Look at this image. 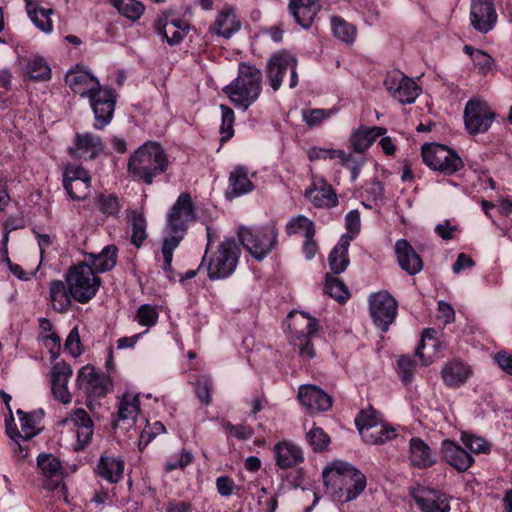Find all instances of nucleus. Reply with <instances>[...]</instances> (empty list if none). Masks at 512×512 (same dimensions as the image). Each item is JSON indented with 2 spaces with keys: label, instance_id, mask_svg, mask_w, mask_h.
Wrapping results in <instances>:
<instances>
[{
  "label": "nucleus",
  "instance_id": "obj_64",
  "mask_svg": "<svg viewBox=\"0 0 512 512\" xmlns=\"http://www.w3.org/2000/svg\"><path fill=\"white\" fill-rule=\"evenodd\" d=\"M42 339L45 347L49 350L51 361H55L61 350L60 337L55 332H51L50 334H43Z\"/></svg>",
  "mask_w": 512,
  "mask_h": 512
},
{
  "label": "nucleus",
  "instance_id": "obj_22",
  "mask_svg": "<svg viewBox=\"0 0 512 512\" xmlns=\"http://www.w3.org/2000/svg\"><path fill=\"white\" fill-rule=\"evenodd\" d=\"M77 384L88 396L99 397L107 392V379L94 366L86 365L77 374Z\"/></svg>",
  "mask_w": 512,
  "mask_h": 512
},
{
  "label": "nucleus",
  "instance_id": "obj_2",
  "mask_svg": "<svg viewBox=\"0 0 512 512\" xmlns=\"http://www.w3.org/2000/svg\"><path fill=\"white\" fill-rule=\"evenodd\" d=\"M168 166V156L163 147L157 142L149 141L130 156L127 171L133 180L150 185Z\"/></svg>",
  "mask_w": 512,
  "mask_h": 512
},
{
  "label": "nucleus",
  "instance_id": "obj_43",
  "mask_svg": "<svg viewBox=\"0 0 512 512\" xmlns=\"http://www.w3.org/2000/svg\"><path fill=\"white\" fill-rule=\"evenodd\" d=\"M140 410L138 395L126 392L122 395L118 404V421H127L134 424Z\"/></svg>",
  "mask_w": 512,
  "mask_h": 512
},
{
  "label": "nucleus",
  "instance_id": "obj_11",
  "mask_svg": "<svg viewBox=\"0 0 512 512\" xmlns=\"http://www.w3.org/2000/svg\"><path fill=\"white\" fill-rule=\"evenodd\" d=\"M410 496L421 512H449L451 497L446 493L423 485L410 488Z\"/></svg>",
  "mask_w": 512,
  "mask_h": 512
},
{
  "label": "nucleus",
  "instance_id": "obj_15",
  "mask_svg": "<svg viewBox=\"0 0 512 512\" xmlns=\"http://www.w3.org/2000/svg\"><path fill=\"white\" fill-rule=\"evenodd\" d=\"M294 344L298 346L300 356L309 360L315 357L316 353L311 343L317 330V320L302 313L300 319H296L292 325Z\"/></svg>",
  "mask_w": 512,
  "mask_h": 512
},
{
  "label": "nucleus",
  "instance_id": "obj_21",
  "mask_svg": "<svg viewBox=\"0 0 512 512\" xmlns=\"http://www.w3.org/2000/svg\"><path fill=\"white\" fill-rule=\"evenodd\" d=\"M65 82L71 90L81 97H88L98 91L101 85L97 78L90 72L82 70L79 66L75 69L69 70L65 75Z\"/></svg>",
  "mask_w": 512,
  "mask_h": 512
},
{
  "label": "nucleus",
  "instance_id": "obj_58",
  "mask_svg": "<svg viewBox=\"0 0 512 512\" xmlns=\"http://www.w3.org/2000/svg\"><path fill=\"white\" fill-rule=\"evenodd\" d=\"M415 362L410 356H400L397 360V371L404 384H410L413 380Z\"/></svg>",
  "mask_w": 512,
  "mask_h": 512
},
{
  "label": "nucleus",
  "instance_id": "obj_24",
  "mask_svg": "<svg viewBox=\"0 0 512 512\" xmlns=\"http://www.w3.org/2000/svg\"><path fill=\"white\" fill-rule=\"evenodd\" d=\"M298 399L311 413L327 411L332 406V398L316 385L300 386Z\"/></svg>",
  "mask_w": 512,
  "mask_h": 512
},
{
  "label": "nucleus",
  "instance_id": "obj_52",
  "mask_svg": "<svg viewBox=\"0 0 512 512\" xmlns=\"http://www.w3.org/2000/svg\"><path fill=\"white\" fill-rule=\"evenodd\" d=\"M461 441L473 453L486 454L490 452V444L482 437L464 432L461 435Z\"/></svg>",
  "mask_w": 512,
  "mask_h": 512
},
{
  "label": "nucleus",
  "instance_id": "obj_4",
  "mask_svg": "<svg viewBox=\"0 0 512 512\" xmlns=\"http://www.w3.org/2000/svg\"><path fill=\"white\" fill-rule=\"evenodd\" d=\"M323 477L327 484H331L346 494V502L355 500L366 487L365 475L343 461H335L326 466L323 469Z\"/></svg>",
  "mask_w": 512,
  "mask_h": 512
},
{
  "label": "nucleus",
  "instance_id": "obj_39",
  "mask_svg": "<svg viewBox=\"0 0 512 512\" xmlns=\"http://www.w3.org/2000/svg\"><path fill=\"white\" fill-rule=\"evenodd\" d=\"M385 133L386 129L383 127H361L351 135V145L354 151L362 153Z\"/></svg>",
  "mask_w": 512,
  "mask_h": 512
},
{
  "label": "nucleus",
  "instance_id": "obj_20",
  "mask_svg": "<svg viewBox=\"0 0 512 512\" xmlns=\"http://www.w3.org/2000/svg\"><path fill=\"white\" fill-rule=\"evenodd\" d=\"M73 374L71 366L64 361L56 362L51 369V391L53 397L63 404L72 401L68 382Z\"/></svg>",
  "mask_w": 512,
  "mask_h": 512
},
{
  "label": "nucleus",
  "instance_id": "obj_5",
  "mask_svg": "<svg viewBox=\"0 0 512 512\" xmlns=\"http://www.w3.org/2000/svg\"><path fill=\"white\" fill-rule=\"evenodd\" d=\"M237 236L243 247L258 261H262L278 244V229L274 224L252 228L240 226Z\"/></svg>",
  "mask_w": 512,
  "mask_h": 512
},
{
  "label": "nucleus",
  "instance_id": "obj_37",
  "mask_svg": "<svg viewBox=\"0 0 512 512\" xmlns=\"http://www.w3.org/2000/svg\"><path fill=\"white\" fill-rule=\"evenodd\" d=\"M21 69L23 73L31 80L47 81L51 78V69L47 62L40 56H30L23 58L21 61Z\"/></svg>",
  "mask_w": 512,
  "mask_h": 512
},
{
  "label": "nucleus",
  "instance_id": "obj_14",
  "mask_svg": "<svg viewBox=\"0 0 512 512\" xmlns=\"http://www.w3.org/2000/svg\"><path fill=\"white\" fill-rule=\"evenodd\" d=\"M384 86L390 95L401 104H412L421 92V88L411 78L401 72L388 73Z\"/></svg>",
  "mask_w": 512,
  "mask_h": 512
},
{
  "label": "nucleus",
  "instance_id": "obj_19",
  "mask_svg": "<svg viewBox=\"0 0 512 512\" xmlns=\"http://www.w3.org/2000/svg\"><path fill=\"white\" fill-rule=\"evenodd\" d=\"M70 155L84 160H92L103 151L102 140L90 132L76 133L73 146L68 148Z\"/></svg>",
  "mask_w": 512,
  "mask_h": 512
},
{
  "label": "nucleus",
  "instance_id": "obj_9",
  "mask_svg": "<svg viewBox=\"0 0 512 512\" xmlns=\"http://www.w3.org/2000/svg\"><path fill=\"white\" fill-rule=\"evenodd\" d=\"M423 162L432 170L444 175H452L463 167L460 156L452 149L441 144H425L422 147Z\"/></svg>",
  "mask_w": 512,
  "mask_h": 512
},
{
  "label": "nucleus",
  "instance_id": "obj_12",
  "mask_svg": "<svg viewBox=\"0 0 512 512\" xmlns=\"http://www.w3.org/2000/svg\"><path fill=\"white\" fill-rule=\"evenodd\" d=\"M495 119V113L486 102L471 99L465 105L464 122L470 134H479L488 131Z\"/></svg>",
  "mask_w": 512,
  "mask_h": 512
},
{
  "label": "nucleus",
  "instance_id": "obj_13",
  "mask_svg": "<svg viewBox=\"0 0 512 512\" xmlns=\"http://www.w3.org/2000/svg\"><path fill=\"white\" fill-rule=\"evenodd\" d=\"M91 109L94 113V128L101 130L107 126L114 115L116 95L112 88H100L89 98Z\"/></svg>",
  "mask_w": 512,
  "mask_h": 512
},
{
  "label": "nucleus",
  "instance_id": "obj_16",
  "mask_svg": "<svg viewBox=\"0 0 512 512\" xmlns=\"http://www.w3.org/2000/svg\"><path fill=\"white\" fill-rule=\"evenodd\" d=\"M155 27L162 40L169 45L179 44L190 30V25L183 19L172 17V12L164 11L157 18Z\"/></svg>",
  "mask_w": 512,
  "mask_h": 512
},
{
  "label": "nucleus",
  "instance_id": "obj_30",
  "mask_svg": "<svg viewBox=\"0 0 512 512\" xmlns=\"http://www.w3.org/2000/svg\"><path fill=\"white\" fill-rule=\"evenodd\" d=\"M305 196L317 208L334 207L338 203L332 186L324 179L314 182L309 189H306Z\"/></svg>",
  "mask_w": 512,
  "mask_h": 512
},
{
  "label": "nucleus",
  "instance_id": "obj_45",
  "mask_svg": "<svg viewBox=\"0 0 512 512\" xmlns=\"http://www.w3.org/2000/svg\"><path fill=\"white\" fill-rule=\"evenodd\" d=\"M285 232L287 235H295L303 233L304 237L315 236L316 230L312 220L304 215L292 217L285 225Z\"/></svg>",
  "mask_w": 512,
  "mask_h": 512
},
{
  "label": "nucleus",
  "instance_id": "obj_25",
  "mask_svg": "<svg viewBox=\"0 0 512 512\" xmlns=\"http://www.w3.org/2000/svg\"><path fill=\"white\" fill-rule=\"evenodd\" d=\"M276 466L280 469H291L304 462V454L300 446L292 441H280L273 448Z\"/></svg>",
  "mask_w": 512,
  "mask_h": 512
},
{
  "label": "nucleus",
  "instance_id": "obj_55",
  "mask_svg": "<svg viewBox=\"0 0 512 512\" xmlns=\"http://www.w3.org/2000/svg\"><path fill=\"white\" fill-rule=\"evenodd\" d=\"M193 454L191 451L182 449L173 458L166 461L164 471L170 473L175 469H183L193 462Z\"/></svg>",
  "mask_w": 512,
  "mask_h": 512
},
{
  "label": "nucleus",
  "instance_id": "obj_46",
  "mask_svg": "<svg viewBox=\"0 0 512 512\" xmlns=\"http://www.w3.org/2000/svg\"><path fill=\"white\" fill-rule=\"evenodd\" d=\"M112 5L124 17L130 20H138L143 14L145 7L138 0H110Z\"/></svg>",
  "mask_w": 512,
  "mask_h": 512
},
{
  "label": "nucleus",
  "instance_id": "obj_34",
  "mask_svg": "<svg viewBox=\"0 0 512 512\" xmlns=\"http://www.w3.org/2000/svg\"><path fill=\"white\" fill-rule=\"evenodd\" d=\"M37 466L41 473L50 479L46 487L50 490L57 488L62 480V466L59 459L52 454H40L37 457Z\"/></svg>",
  "mask_w": 512,
  "mask_h": 512
},
{
  "label": "nucleus",
  "instance_id": "obj_41",
  "mask_svg": "<svg viewBox=\"0 0 512 512\" xmlns=\"http://www.w3.org/2000/svg\"><path fill=\"white\" fill-rule=\"evenodd\" d=\"M360 435L368 444H381L396 436L395 429L385 421L376 425L360 428Z\"/></svg>",
  "mask_w": 512,
  "mask_h": 512
},
{
  "label": "nucleus",
  "instance_id": "obj_49",
  "mask_svg": "<svg viewBox=\"0 0 512 512\" xmlns=\"http://www.w3.org/2000/svg\"><path fill=\"white\" fill-rule=\"evenodd\" d=\"M324 291L340 303L345 302L350 295L345 284L330 274L326 275Z\"/></svg>",
  "mask_w": 512,
  "mask_h": 512
},
{
  "label": "nucleus",
  "instance_id": "obj_1",
  "mask_svg": "<svg viewBox=\"0 0 512 512\" xmlns=\"http://www.w3.org/2000/svg\"><path fill=\"white\" fill-rule=\"evenodd\" d=\"M196 220V210L189 193H181L172 205L166 219V236L162 241V269L172 271L173 252L184 239L188 226Z\"/></svg>",
  "mask_w": 512,
  "mask_h": 512
},
{
  "label": "nucleus",
  "instance_id": "obj_56",
  "mask_svg": "<svg viewBox=\"0 0 512 512\" xmlns=\"http://www.w3.org/2000/svg\"><path fill=\"white\" fill-rule=\"evenodd\" d=\"M221 426L226 433L239 440H248L254 434L253 429L246 424L234 425L227 420H222Z\"/></svg>",
  "mask_w": 512,
  "mask_h": 512
},
{
  "label": "nucleus",
  "instance_id": "obj_47",
  "mask_svg": "<svg viewBox=\"0 0 512 512\" xmlns=\"http://www.w3.org/2000/svg\"><path fill=\"white\" fill-rule=\"evenodd\" d=\"M131 243L136 247H140L147 238V222L144 215L140 212H132L131 215Z\"/></svg>",
  "mask_w": 512,
  "mask_h": 512
},
{
  "label": "nucleus",
  "instance_id": "obj_51",
  "mask_svg": "<svg viewBox=\"0 0 512 512\" xmlns=\"http://www.w3.org/2000/svg\"><path fill=\"white\" fill-rule=\"evenodd\" d=\"M91 180L63 181L64 188L72 200H84L89 192Z\"/></svg>",
  "mask_w": 512,
  "mask_h": 512
},
{
  "label": "nucleus",
  "instance_id": "obj_50",
  "mask_svg": "<svg viewBox=\"0 0 512 512\" xmlns=\"http://www.w3.org/2000/svg\"><path fill=\"white\" fill-rule=\"evenodd\" d=\"M221 109V127H220V133L222 135L221 140L227 141L234 135V121H235V115L234 111L224 105H220Z\"/></svg>",
  "mask_w": 512,
  "mask_h": 512
},
{
  "label": "nucleus",
  "instance_id": "obj_26",
  "mask_svg": "<svg viewBox=\"0 0 512 512\" xmlns=\"http://www.w3.org/2000/svg\"><path fill=\"white\" fill-rule=\"evenodd\" d=\"M118 248L115 245L105 246L99 253H85L83 263L91 267L98 275L112 270L117 263Z\"/></svg>",
  "mask_w": 512,
  "mask_h": 512
},
{
  "label": "nucleus",
  "instance_id": "obj_33",
  "mask_svg": "<svg viewBox=\"0 0 512 512\" xmlns=\"http://www.w3.org/2000/svg\"><path fill=\"white\" fill-rule=\"evenodd\" d=\"M254 184L248 177V172L245 167H235L229 175V189L226 191L227 199H234L253 191Z\"/></svg>",
  "mask_w": 512,
  "mask_h": 512
},
{
  "label": "nucleus",
  "instance_id": "obj_63",
  "mask_svg": "<svg viewBox=\"0 0 512 512\" xmlns=\"http://www.w3.org/2000/svg\"><path fill=\"white\" fill-rule=\"evenodd\" d=\"M64 347L73 357H77L81 354V341L78 327L72 328L69 332Z\"/></svg>",
  "mask_w": 512,
  "mask_h": 512
},
{
  "label": "nucleus",
  "instance_id": "obj_18",
  "mask_svg": "<svg viewBox=\"0 0 512 512\" xmlns=\"http://www.w3.org/2000/svg\"><path fill=\"white\" fill-rule=\"evenodd\" d=\"M470 17L473 27L481 33L492 30L497 22V13L491 0H472Z\"/></svg>",
  "mask_w": 512,
  "mask_h": 512
},
{
  "label": "nucleus",
  "instance_id": "obj_40",
  "mask_svg": "<svg viewBox=\"0 0 512 512\" xmlns=\"http://www.w3.org/2000/svg\"><path fill=\"white\" fill-rule=\"evenodd\" d=\"M241 27L240 22L237 20L236 15L232 9L222 10L210 30L224 38H230Z\"/></svg>",
  "mask_w": 512,
  "mask_h": 512
},
{
  "label": "nucleus",
  "instance_id": "obj_35",
  "mask_svg": "<svg viewBox=\"0 0 512 512\" xmlns=\"http://www.w3.org/2000/svg\"><path fill=\"white\" fill-rule=\"evenodd\" d=\"M26 11L33 24L44 33L53 31L51 15L54 11L51 8H43L34 0H24Z\"/></svg>",
  "mask_w": 512,
  "mask_h": 512
},
{
  "label": "nucleus",
  "instance_id": "obj_10",
  "mask_svg": "<svg viewBox=\"0 0 512 512\" xmlns=\"http://www.w3.org/2000/svg\"><path fill=\"white\" fill-rule=\"evenodd\" d=\"M398 304L387 291L373 293L369 297V311L374 324L382 331L387 332L396 318Z\"/></svg>",
  "mask_w": 512,
  "mask_h": 512
},
{
  "label": "nucleus",
  "instance_id": "obj_57",
  "mask_svg": "<svg viewBox=\"0 0 512 512\" xmlns=\"http://www.w3.org/2000/svg\"><path fill=\"white\" fill-rule=\"evenodd\" d=\"M158 317L159 314L155 307L149 304H143L137 309L135 319L140 325L150 328L157 323Z\"/></svg>",
  "mask_w": 512,
  "mask_h": 512
},
{
  "label": "nucleus",
  "instance_id": "obj_6",
  "mask_svg": "<svg viewBox=\"0 0 512 512\" xmlns=\"http://www.w3.org/2000/svg\"><path fill=\"white\" fill-rule=\"evenodd\" d=\"M65 282L69 286L73 300L80 304H86L92 300L102 284L101 278L83 262L67 270Z\"/></svg>",
  "mask_w": 512,
  "mask_h": 512
},
{
  "label": "nucleus",
  "instance_id": "obj_32",
  "mask_svg": "<svg viewBox=\"0 0 512 512\" xmlns=\"http://www.w3.org/2000/svg\"><path fill=\"white\" fill-rule=\"evenodd\" d=\"M19 416L21 431H15L12 428L10 419H6V432L11 439L21 438L23 441H28L37 434V425L39 424L40 417L36 413H25L21 409L17 410Z\"/></svg>",
  "mask_w": 512,
  "mask_h": 512
},
{
  "label": "nucleus",
  "instance_id": "obj_27",
  "mask_svg": "<svg viewBox=\"0 0 512 512\" xmlns=\"http://www.w3.org/2000/svg\"><path fill=\"white\" fill-rule=\"evenodd\" d=\"M288 6L295 21L304 29L312 26L316 15L321 10L319 0H289Z\"/></svg>",
  "mask_w": 512,
  "mask_h": 512
},
{
  "label": "nucleus",
  "instance_id": "obj_44",
  "mask_svg": "<svg viewBox=\"0 0 512 512\" xmlns=\"http://www.w3.org/2000/svg\"><path fill=\"white\" fill-rule=\"evenodd\" d=\"M331 29L334 37L342 42L351 44L357 35L356 27L340 16H332L330 19Z\"/></svg>",
  "mask_w": 512,
  "mask_h": 512
},
{
  "label": "nucleus",
  "instance_id": "obj_36",
  "mask_svg": "<svg viewBox=\"0 0 512 512\" xmlns=\"http://www.w3.org/2000/svg\"><path fill=\"white\" fill-rule=\"evenodd\" d=\"M49 295L55 311L64 313L72 306V295L69 286L61 280H53L49 283Z\"/></svg>",
  "mask_w": 512,
  "mask_h": 512
},
{
  "label": "nucleus",
  "instance_id": "obj_54",
  "mask_svg": "<svg viewBox=\"0 0 512 512\" xmlns=\"http://www.w3.org/2000/svg\"><path fill=\"white\" fill-rule=\"evenodd\" d=\"M464 52L471 57L474 65L481 71L486 72L491 69L493 59L487 53L482 50L474 49L469 45L464 46Z\"/></svg>",
  "mask_w": 512,
  "mask_h": 512
},
{
  "label": "nucleus",
  "instance_id": "obj_8",
  "mask_svg": "<svg viewBox=\"0 0 512 512\" xmlns=\"http://www.w3.org/2000/svg\"><path fill=\"white\" fill-rule=\"evenodd\" d=\"M241 251L235 240L222 241L209 259L207 275L210 280L224 279L232 275L237 267Z\"/></svg>",
  "mask_w": 512,
  "mask_h": 512
},
{
  "label": "nucleus",
  "instance_id": "obj_29",
  "mask_svg": "<svg viewBox=\"0 0 512 512\" xmlns=\"http://www.w3.org/2000/svg\"><path fill=\"white\" fill-rule=\"evenodd\" d=\"M409 452L411 465L418 469H426L437 463V458L429 445L419 437L410 439Z\"/></svg>",
  "mask_w": 512,
  "mask_h": 512
},
{
  "label": "nucleus",
  "instance_id": "obj_17",
  "mask_svg": "<svg viewBox=\"0 0 512 512\" xmlns=\"http://www.w3.org/2000/svg\"><path fill=\"white\" fill-rule=\"evenodd\" d=\"M472 374V367L458 357L445 362L440 371L444 385L451 389L460 388L469 380Z\"/></svg>",
  "mask_w": 512,
  "mask_h": 512
},
{
  "label": "nucleus",
  "instance_id": "obj_60",
  "mask_svg": "<svg viewBox=\"0 0 512 512\" xmlns=\"http://www.w3.org/2000/svg\"><path fill=\"white\" fill-rule=\"evenodd\" d=\"M308 157L311 161L319 159H341L344 157L343 150L336 149H325L319 147H313L308 151Z\"/></svg>",
  "mask_w": 512,
  "mask_h": 512
},
{
  "label": "nucleus",
  "instance_id": "obj_3",
  "mask_svg": "<svg viewBox=\"0 0 512 512\" xmlns=\"http://www.w3.org/2000/svg\"><path fill=\"white\" fill-rule=\"evenodd\" d=\"M231 103L243 111L249 109L262 92V72L255 65L239 64L237 77L223 88Z\"/></svg>",
  "mask_w": 512,
  "mask_h": 512
},
{
  "label": "nucleus",
  "instance_id": "obj_7",
  "mask_svg": "<svg viewBox=\"0 0 512 512\" xmlns=\"http://www.w3.org/2000/svg\"><path fill=\"white\" fill-rule=\"evenodd\" d=\"M297 65V58L288 51L281 50L272 54L265 67V74L271 88L278 91L288 73L289 87L295 88L298 84Z\"/></svg>",
  "mask_w": 512,
  "mask_h": 512
},
{
  "label": "nucleus",
  "instance_id": "obj_42",
  "mask_svg": "<svg viewBox=\"0 0 512 512\" xmlns=\"http://www.w3.org/2000/svg\"><path fill=\"white\" fill-rule=\"evenodd\" d=\"M349 246L350 243L347 236H342L336 246L331 250L328 261L333 274L344 272L349 265Z\"/></svg>",
  "mask_w": 512,
  "mask_h": 512
},
{
  "label": "nucleus",
  "instance_id": "obj_53",
  "mask_svg": "<svg viewBox=\"0 0 512 512\" xmlns=\"http://www.w3.org/2000/svg\"><path fill=\"white\" fill-rule=\"evenodd\" d=\"M306 439L314 451H323L330 442L329 436L323 429L316 426L306 433Z\"/></svg>",
  "mask_w": 512,
  "mask_h": 512
},
{
  "label": "nucleus",
  "instance_id": "obj_23",
  "mask_svg": "<svg viewBox=\"0 0 512 512\" xmlns=\"http://www.w3.org/2000/svg\"><path fill=\"white\" fill-rule=\"evenodd\" d=\"M440 452L445 462L460 473L466 472L474 463L472 455L449 439L442 441Z\"/></svg>",
  "mask_w": 512,
  "mask_h": 512
},
{
  "label": "nucleus",
  "instance_id": "obj_28",
  "mask_svg": "<svg viewBox=\"0 0 512 512\" xmlns=\"http://www.w3.org/2000/svg\"><path fill=\"white\" fill-rule=\"evenodd\" d=\"M394 249L400 267L409 275H416L422 270V260L407 240H397Z\"/></svg>",
  "mask_w": 512,
  "mask_h": 512
},
{
  "label": "nucleus",
  "instance_id": "obj_62",
  "mask_svg": "<svg viewBox=\"0 0 512 512\" xmlns=\"http://www.w3.org/2000/svg\"><path fill=\"white\" fill-rule=\"evenodd\" d=\"M330 115L331 111H327L324 109H312L302 111L303 120L310 127L319 125L324 119H326Z\"/></svg>",
  "mask_w": 512,
  "mask_h": 512
},
{
  "label": "nucleus",
  "instance_id": "obj_31",
  "mask_svg": "<svg viewBox=\"0 0 512 512\" xmlns=\"http://www.w3.org/2000/svg\"><path fill=\"white\" fill-rule=\"evenodd\" d=\"M70 421L77 428V449H84L91 443L94 432V423L87 411L83 408H76L70 414Z\"/></svg>",
  "mask_w": 512,
  "mask_h": 512
},
{
  "label": "nucleus",
  "instance_id": "obj_61",
  "mask_svg": "<svg viewBox=\"0 0 512 512\" xmlns=\"http://www.w3.org/2000/svg\"><path fill=\"white\" fill-rule=\"evenodd\" d=\"M196 395L201 403L206 405L211 402L212 382L207 377H201L196 382Z\"/></svg>",
  "mask_w": 512,
  "mask_h": 512
},
{
  "label": "nucleus",
  "instance_id": "obj_59",
  "mask_svg": "<svg viewBox=\"0 0 512 512\" xmlns=\"http://www.w3.org/2000/svg\"><path fill=\"white\" fill-rule=\"evenodd\" d=\"M384 422L379 412L373 408L362 410L355 418V424L360 431V428H365L368 425H376Z\"/></svg>",
  "mask_w": 512,
  "mask_h": 512
},
{
  "label": "nucleus",
  "instance_id": "obj_48",
  "mask_svg": "<svg viewBox=\"0 0 512 512\" xmlns=\"http://www.w3.org/2000/svg\"><path fill=\"white\" fill-rule=\"evenodd\" d=\"M96 206L106 217H118L121 209L119 198L114 194H99Z\"/></svg>",
  "mask_w": 512,
  "mask_h": 512
},
{
  "label": "nucleus",
  "instance_id": "obj_38",
  "mask_svg": "<svg viewBox=\"0 0 512 512\" xmlns=\"http://www.w3.org/2000/svg\"><path fill=\"white\" fill-rule=\"evenodd\" d=\"M97 472L99 476L110 483L121 480L124 472V461L119 457L101 456Z\"/></svg>",
  "mask_w": 512,
  "mask_h": 512
}]
</instances>
